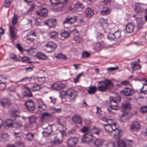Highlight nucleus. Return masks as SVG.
Listing matches in <instances>:
<instances>
[{"instance_id":"nucleus-20","label":"nucleus","mask_w":147,"mask_h":147,"mask_svg":"<svg viewBox=\"0 0 147 147\" xmlns=\"http://www.w3.org/2000/svg\"><path fill=\"white\" fill-rule=\"evenodd\" d=\"M142 81L145 82L143 84V86L142 88L140 90V92L142 93L146 94V92L147 90V80L145 79H142Z\"/></svg>"},{"instance_id":"nucleus-60","label":"nucleus","mask_w":147,"mask_h":147,"mask_svg":"<svg viewBox=\"0 0 147 147\" xmlns=\"http://www.w3.org/2000/svg\"><path fill=\"white\" fill-rule=\"evenodd\" d=\"M89 129V128L86 126H85L83 127L81 129V131L83 133L86 132L88 131Z\"/></svg>"},{"instance_id":"nucleus-46","label":"nucleus","mask_w":147,"mask_h":147,"mask_svg":"<svg viewBox=\"0 0 147 147\" xmlns=\"http://www.w3.org/2000/svg\"><path fill=\"white\" fill-rule=\"evenodd\" d=\"M122 108L123 109H129L131 108V105L129 103H125L123 104L122 106Z\"/></svg>"},{"instance_id":"nucleus-15","label":"nucleus","mask_w":147,"mask_h":147,"mask_svg":"<svg viewBox=\"0 0 147 147\" xmlns=\"http://www.w3.org/2000/svg\"><path fill=\"white\" fill-rule=\"evenodd\" d=\"M22 94L24 96L27 97H32V95L29 88L27 87H25L22 92Z\"/></svg>"},{"instance_id":"nucleus-37","label":"nucleus","mask_w":147,"mask_h":147,"mask_svg":"<svg viewBox=\"0 0 147 147\" xmlns=\"http://www.w3.org/2000/svg\"><path fill=\"white\" fill-rule=\"evenodd\" d=\"M29 122L30 124H32L35 123L37 120V118L34 115H32L28 117Z\"/></svg>"},{"instance_id":"nucleus-38","label":"nucleus","mask_w":147,"mask_h":147,"mask_svg":"<svg viewBox=\"0 0 147 147\" xmlns=\"http://www.w3.org/2000/svg\"><path fill=\"white\" fill-rule=\"evenodd\" d=\"M18 15H16L15 13H14V16L12 21V24L13 25H16L17 24L18 21Z\"/></svg>"},{"instance_id":"nucleus-56","label":"nucleus","mask_w":147,"mask_h":147,"mask_svg":"<svg viewBox=\"0 0 147 147\" xmlns=\"http://www.w3.org/2000/svg\"><path fill=\"white\" fill-rule=\"evenodd\" d=\"M35 7V6L34 4H31L30 7L28 9V11L30 12H32L34 9Z\"/></svg>"},{"instance_id":"nucleus-12","label":"nucleus","mask_w":147,"mask_h":147,"mask_svg":"<svg viewBox=\"0 0 147 147\" xmlns=\"http://www.w3.org/2000/svg\"><path fill=\"white\" fill-rule=\"evenodd\" d=\"M140 129V126L139 123L134 122L131 123L130 127V130L132 131L137 132Z\"/></svg>"},{"instance_id":"nucleus-7","label":"nucleus","mask_w":147,"mask_h":147,"mask_svg":"<svg viewBox=\"0 0 147 147\" xmlns=\"http://www.w3.org/2000/svg\"><path fill=\"white\" fill-rule=\"evenodd\" d=\"M78 140V138L76 137H71L67 141V144L69 146L72 147L74 146Z\"/></svg>"},{"instance_id":"nucleus-2","label":"nucleus","mask_w":147,"mask_h":147,"mask_svg":"<svg viewBox=\"0 0 147 147\" xmlns=\"http://www.w3.org/2000/svg\"><path fill=\"white\" fill-rule=\"evenodd\" d=\"M92 133L89 132L84 134L82 138V141L85 143H89L92 140Z\"/></svg>"},{"instance_id":"nucleus-19","label":"nucleus","mask_w":147,"mask_h":147,"mask_svg":"<svg viewBox=\"0 0 147 147\" xmlns=\"http://www.w3.org/2000/svg\"><path fill=\"white\" fill-rule=\"evenodd\" d=\"M9 32L11 36V37L17 36V30L14 26H10Z\"/></svg>"},{"instance_id":"nucleus-21","label":"nucleus","mask_w":147,"mask_h":147,"mask_svg":"<svg viewBox=\"0 0 147 147\" xmlns=\"http://www.w3.org/2000/svg\"><path fill=\"white\" fill-rule=\"evenodd\" d=\"M105 130L108 132H112V131H114L116 129L117 127L113 128L111 124H107L103 125Z\"/></svg>"},{"instance_id":"nucleus-5","label":"nucleus","mask_w":147,"mask_h":147,"mask_svg":"<svg viewBox=\"0 0 147 147\" xmlns=\"http://www.w3.org/2000/svg\"><path fill=\"white\" fill-rule=\"evenodd\" d=\"M44 24L48 26L49 28H55L57 24L56 19H49L45 20L44 22Z\"/></svg>"},{"instance_id":"nucleus-34","label":"nucleus","mask_w":147,"mask_h":147,"mask_svg":"<svg viewBox=\"0 0 147 147\" xmlns=\"http://www.w3.org/2000/svg\"><path fill=\"white\" fill-rule=\"evenodd\" d=\"M9 57L10 59L16 61H20V60L17 58V56L15 54L11 53L9 55Z\"/></svg>"},{"instance_id":"nucleus-33","label":"nucleus","mask_w":147,"mask_h":147,"mask_svg":"<svg viewBox=\"0 0 147 147\" xmlns=\"http://www.w3.org/2000/svg\"><path fill=\"white\" fill-rule=\"evenodd\" d=\"M50 2L51 5L55 6L61 4V0H50Z\"/></svg>"},{"instance_id":"nucleus-31","label":"nucleus","mask_w":147,"mask_h":147,"mask_svg":"<svg viewBox=\"0 0 147 147\" xmlns=\"http://www.w3.org/2000/svg\"><path fill=\"white\" fill-rule=\"evenodd\" d=\"M119 108L117 105H115V106L111 105L108 108V110L110 113L114 114L115 112L113 111L112 110H117Z\"/></svg>"},{"instance_id":"nucleus-32","label":"nucleus","mask_w":147,"mask_h":147,"mask_svg":"<svg viewBox=\"0 0 147 147\" xmlns=\"http://www.w3.org/2000/svg\"><path fill=\"white\" fill-rule=\"evenodd\" d=\"M71 33V32L68 30H63L61 33V37H69Z\"/></svg>"},{"instance_id":"nucleus-23","label":"nucleus","mask_w":147,"mask_h":147,"mask_svg":"<svg viewBox=\"0 0 147 147\" xmlns=\"http://www.w3.org/2000/svg\"><path fill=\"white\" fill-rule=\"evenodd\" d=\"M51 87L55 90H60L64 87V85L63 84H58L55 83L52 84Z\"/></svg>"},{"instance_id":"nucleus-11","label":"nucleus","mask_w":147,"mask_h":147,"mask_svg":"<svg viewBox=\"0 0 147 147\" xmlns=\"http://www.w3.org/2000/svg\"><path fill=\"white\" fill-rule=\"evenodd\" d=\"M77 17L75 16L73 17H69L66 18L63 21V24H72L76 22Z\"/></svg>"},{"instance_id":"nucleus-64","label":"nucleus","mask_w":147,"mask_h":147,"mask_svg":"<svg viewBox=\"0 0 147 147\" xmlns=\"http://www.w3.org/2000/svg\"><path fill=\"white\" fill-rule=\"evenodd\" d=\"M129 84V82L127 80H125L121 82L122 86H126Z\"/></svg>"},{"instance_id":"nucleus-30","label":"nucleus","mask_w":147,"mask_h":147,"mask_svg":"<svg viewBox=\"0 0 147 147\" xmlns=\"http://www.w3.org/2000/svg\"><path fill=\"white\" fill-rule=\"evenodd\" d=\"M99 23L102 28H104L105 25H107L108 20L106 19H104L102 18H100L99 19Z\"/></svg>"},{"instance_id":"nucleus-18","label":"nucleus","mask_w":147,"mask_h":147,"mask_svg":"<svg viewBox=\"0 0 147 147\" xmlns=\"http://www.w3.org/2000/svg\"><path fill=\"white\" fill-rule=\"evenodd\" d=\"M71 119L73 122L76 123L80 124H82V119L80 116L77 115L74 116L72 117Z\"/></svg>"},{"instance_id":"nucleus-16","label":"nucleus","mask_w":147,"mask_h":147,"mask_svg":"<svg viewBox=\"0 0 147 147\" xmlns=\"http://www.w3.org/2000/svg\"><path fill=\"white\" fill-rule=\"evenodd\" d=\"M135 25L132 22L128 23L126 26L125 30L127 32L131 33L133 31Z\"/></svg>"},{"instance_id":"nucleus-44","label":"nucleus","mask_w":147,"mask_h":147,"mask_svg":"<svg viewBox=\"0 0 147 147\" xmlns=\"http://www.w3.org/2000/svg\"><path fill=\"white\" fill-rule=\"evenodd\" d=\"M6 126L9 127H13L12 121L11 119H7L6 121Z\"/></svg>"},{"instance_id":"nucleus-13","label":"nucleus","mask_w":147,"mask_h":147,"mask_svg":"<svg viewBox=\"0 0 147 147\" xmlns=\"http://www.w3.org/2000/svg\"><path fill=\"white\" fill-rule=\"evenodd\" d=\"M36 14L40 16L45 17L47 15L48 11L47 9L44 8L40 9L38 11H36Z\"/></svg>"},{"instance_id":"nucleus-3","label":"nucleus","mask_w":147,"mask_h":147,"mask_svg":"<svg viewBox=\"0 0 147 147\" xmlns=\"http://www.w3.org/2000/svg\"><path fill=\"white\" fill-rule=\"evenodd\" d=\"M47 47L46 51L48 53H51L54 51L57 47V45L52 42H49L46 44Z\"/></svg>"},{"instance_id":"nucleus-57","label":"nucleus","mask_w":147,"mask_h":147,"mask_svg":"<svg viewBox=\"0 0 147 147\" xmlns=\"http://www.w3.org/2000/svg\"><path fill=\"white\" fill-rule=\"evenodd\" d=\"M19 57L22 60V61L23 62H25L26 61H28L29 59L28 57L26 56L21 57L19 56Z\"/></svg>"},{"instance_id":"nucleus-59","label":"nucleus","mask_w":147,"mask_h":147,"mask_svg":"<svg viewBox=\"0 0 147 147\" xmlns=\"http://www.w3.org/2000/svg\"><path fill=\"white\" fill-rule=\"evenodd\" d=\"M107 147H116V144L114 142H110L106 144Z\"/></svg>"},{"instance_id":"nucleus-41","label":"nucleus","mask_w":147,"mask_h":147,"mask_svg":"<svg viewBox=\"0 0 147 147\" xmlns=\"http://www.w3.org/2000/svg\"><path fill=\"white\" fill-rule=\"evenodd\" d=\"M51 143L53 145H59L62 142V141L57 139L55 140H53L51 141Z\"/></svg>"},{"instance_id":"nucleus-22","label":"nucleus","mask_w":147,"mask_h":147,"mask_svg":"<svg viewBox=\"0 0 147 147\" xmlns=\"http://www.w3.org/2000/svg\"><path fill=\"white\" fill-rule=\"evenodd\" d=\"M103 143V140L100 138H96L93 142V145L95 147H99Z\"/></svg>"},{"instance_id":"nucleus-49","label":"nucleus","mask_w":147,"mask_h":147,"mask_svg":"<svg viewBox=\"0 0 147 147\" xmlns=\"http://www.w3.org/2000/svg\"><path fill=\"white\" fill-rule=\"evenodd\" d=\"M140 111L143 113H147V106H143L141 107L140 109Z\"/></svg>"},{"instance_id":"nucleus-36","label":"nucleus","mask_w":147,"mask_h":147,"mask_svg":"<svg viewBox=\"0 0 147 147\" xmlns=\"http://www.w3.org/2000/svg\"><path fill=\"white\" fill-rule=\"evenodd\" d=\"M111 36L114 37H121V32L118 30L116 31L114 33H109L107 35V37H110Z\"/></svg>"},{"instance_id":"nucleus-8","label":"nucleus","mask_w":147,"mask_h":147,"mask_svg":"<svg viewBox=\"0 0 147 147\" xmlns=\"http://www.w3.org/2000/svg\"><path fill=\"white\" fill-rule=\"evenodd\" d=\"M130 117L129 113H124L119 115V120L121 122H125L128 120Z\"/></svg>"},{"instance_id":"nucleus-28","label":"nucleus","mask_w":147,"mask_h":147,"mask_svg":"<svg viewBox=\"0 0 147 147\" xmlns=\"http://www.w3.org/2000/svg\"><path fill=\"white\" fill-rule=\"evenodd\" d=\"M89 89L87 90L88 93L90 94H94L97 91V88L95 86H90L89 87Z\"/></svg>"},{"instance_id":"nucleus-27","label":"nucleus","mask_w":147,"mask_h":147,"mask_svg":"<svg viewBox=\"0 0 147 147\" xmlns=\"http://www.w3.org/2000/svg\"><path fill=\"white\" fill-rule=\"evenodd\" d=\"M26 138L29 141H31L33 139L34 137V134L31 132H28L25 134Z\"/></svg>"},{"instance_id":"nucleus-4","label":"nucleus","mask_w":147,"mask_h":147,"mask_svg":"<svg viewBox=\"0 0 147 147\" xmlns=\"http://www.w3.org/2000/svg\"><path fill=\"white\" fill-rule=\"evenodd\" d=\"M120 93L125 96H131L134 93V90L128 88H125L120 91Z\"/></svg>"},{"instance_id":"nucleus-42","label":"nucleus","mask_w":147,"mask_h":147,"mask_svg":"<svg viewBox=\"0 0 147 147\" xmlns=\"http://www.w3.org/2000/svg\"><path fill=\"white\" fill-rule=\"evenodd\" d=\"M11 113L12 115L15 117L19 116L18 114L19 113V111L16 109H14L11 110Z\"/></svg>"},{"instance_id":"nucleus-39","label":"nucleus","mask_w":147,"mask_h":147,"mask_svg":"<svg viewBox=\"0 0 147 147\" xmlns=\"http://www.w3.org/2000/svg\"><path fill=\"white\" fill-rule=\"evenodd\" d=\"M103 46L102 44L100 42H98L94 46V48L97 51H99L100 49L103 48Z\"/></svg>"},{"instance_id":"nucleus-43","label":"nucleus","mask_w":147,"mask_h":147,"mask_svg":"<svg viewBox=\"0 0 147 147\" xmlns=\"http://www.w3.org/2000/svg\"><path fill=\"white\" fill-rule=\"evenodd\" d=\"M56 57L60 59H67V57L65 55L61 53L59 54L56 56Z\"/></svg>"},{"instance_id":"nucleus-6","label":"nucleus","mask_w":147,"mask_h":147,"mask_svg":"<svg viewBox=\"0 0 147 147\" xmlns=\"http://www.w3.org/2000/svg\"><path fill=\"white\" fill-rule=\"evenodd\" d=\"M27 109L30 111H32L35 108V104L32 100H27L25 103Z\"/></svg>"},{"instance_id":"nucleus-50","label":"nucleus","mask_w":147,"mask_h":147,"mask_svg":"<svg viewBox=\"0 0 147 147\" xmlns=\"http://www.w3.org/2000/svg\"><path fill=\"white\" fill-rule=\"evenodd\" d=\"M37 79L38 81L41 83H43L46 80V78L45 77H37Z\"/></svg>"},{"instance_id":"nucleus-1","label":"nucleus","mask_w":147,"mask_h":147,"mask_svg":"<svg viewBox=\"0 0 147 147\" xmlns=\"http://www.w3.org/2000/svg\"><path fill=\"white\" fill-rule=\"evenodd\" d=\"M98 84L100 85L97 87V90L101 92H105L108 89H111L114 87L113 83L108 79L99 81Z\"/></svg>"},{"instance_id":"nucleus-58","label":"nucleus","mask_w":147,"mask_h":147,"mask_svg":"<svg viewBox=\"0 0 147 147\" xmlns=\"http://www.w3.org/2000/svg\"><path fill=\"white\" fill-rule=\"evenodd\" d=\"M34 67V66L33 65H30L29 67L26 68V71L27 72L29 71H30L32 70L33 68Z\"/></svg>"},{"instance_id":"nucleus-26","label":"nucleus","mask_w":147,"mask_h":147,"mask_svg":"<svg viewBox=\"0 0 147 147\" xmlns=\"http://www.w3.org/2000/svg\"><path fill=\"white\" fill-rule=\"evenodd\" d=\"M111 10L108 7H103L100 11V14L102 15H107L110 14Z\"/></svg>"},{"instance_id":"nucleus-55","label":"nucleus","mask_w":147,"mask_h":147,"mask_svg":"<svg viewBox=\"0 0 147 147\" xmlns=\"http://www.w3.org/2000/svg\"><path fill=\"white\" fill-rule=\"evenodd\" d=\"M51 37H58V33L54 31H53L50 33Z\"/></svg>"},{"instance_id":"nucleus-54","label":"nucleus","mask_w":147,"mask_h":147,"mask_svg":"<svg viewBox=\"0 0 147 147\" xmlns=\"http://www.w3.org/2000/svg\"><path fill=\"white\" fill-rule=\"evenodd\" d=\"M6 86L4 82L0 83V90H3Z\"/></svg>"},{"instance_id":"nucleus-52","label":"nucleus","mask_w":147,"mask_h":147,"mask_svg":"<svg viewBox=\"0 0 147 147\" xmlns=\"http://www.w3.org/2000/svg\"><path fill=\"white\" fill-rule=\"evenodd\" d=\"M33 77L32 76L28 77H25L23 78H22V79H21L20 81L21 82V81H26L27 80L28 81H30L31 80H32V78H33Z\"/></svg>"},{"instance_id":"nucleus-14","label":"nucleus","mask_w":147,"mask_h":147,"mask_svg":"<svg viewBox=\"0 0 147 147\" xmlns=\"http://www.w3.org/2000/svg\"><path fill=\"white\" fill-rule=\"evenodd\" d=\"M65 95H67L70 97H73L72 99L71 100V101H74L75 99L76 96V93L72 89H70L67 90L66 91H64Z\"/></svg>"},{"instance_id":"nucleus-29","label":"nucleus","mask_w":147,"mask_h":147,"mask_svg":"<svg viewBox=\"0 0 147 147\" xmlns=\"http://www.w3.org/2000/svg\"><path fill=\"white\" fill-rule=\"evenodd\" d=\"M36 57L41 59L46 60L47 59V57L45 54H43L41 52H38L36 54Z\"/></svg>"},{"instance_id":"nucleus-17","label":"nucleus","mask_w":147,"mask_h":147,"mask_svg":"<svg viewBox=\"0 0 147 147\" xmlns=\"http://www.w3.org/2000/svg\"><path fill=\"white\" fill-rule=\"evenodd\" d=\"M131 68L133 71L138 70L140 69L141 66L137 61H134L131 63Z\"/></svg>"},{"instance_id":"nucleus-47","label":"nucleus","mask_w":147,"mask_h":147,"mask_svg":"<svg viewBox=\"0 0 147 147\" xmlns=\"http://www.w3.org/2000/svg\"><path fill=\"white\" fill-rule=\"evenodd\" d=\"M118 147H126V145L123 141H120L117 143Z\"/></svg>"},{"instance_id":"nucleus-62","label":"nucleus","mask_w":147,"mask_h":147,"mask_svg":"<svg viewBox=\"0 0 147 147\" xmlns=\"http://www.w3.org/2000/svg\"><path fill=\"white\" fill-rule=\"evenodd\" d=\"M119 69L118 66H116L114 67H110L107 68V70L110 71H112L113 70H117Z\"/></svg>"},{"instance_id":"nucleus-10","label":"nucleus","mask_w":147,"mask_h":147,"mask_svg":"<svg viewBox=\"0 0 147 147\" xmlns=\"http://www.w3.org/2000/svg\"><path fill=\"white\" fill-rule=\"evenodd\" d=\"M44 129H45V130L43 131L42 133L43 136L44 137L49 136L51 134L53 131L52 127L49 125L45 128H44Z\"/></svg>"},{"instance_id":"nucleus-25","label":"nucleus","mask_w":147,"mask_h":147,"mask_svg":"<svg viewBox=\"0 0 147 147\" xmlns=\"http://www.w3.org/2000/svg\"><path fill=\"white\" fill-rule=\"evenodd\" d=\"M1 105L3 107H4L6 106H9L11 105V102L10 100L8 99H3L1 101Z\"/></svg>"},{"instance_id":"nucleus-24","label":"nucleus","mask_w":147,"mask_h":147,"mask_svg":"<svg viewBox=\"0 0 147 147\" xmlns=\"http://www.w3.org/2000/svg\"><path fill=\"white\" fill-rule=\"evenodd\" d=\"M74 7L76 11H81L84 8V6L82 3H78L75 4Z\"/></svg>"},{"instance_id":"nucleus-63","label":"nucleus","mask_w":147,"mask_h":147,"mask_svg":"<svg viewBox=\"0 0 147 147\" xmlns=\"http://www.w3.org/2000/svg\"><path fill=\"white\" fill-rule=\"evenodd\" d=\"M82 37H74V40L76 43H79L82 41Z\"/></svg>"},{"instance_id":"nucleus-35","label":"nucleus","mask_w":147,"mask_h":147,"mask_svg":"<svg viewBox=\"0 0 147 147\" xmlns=\"http://www.w3.org/2000/svg\"><path fill=\"white\" fill-rule=\"evenodd\" d=\"M12 1V0H5L3 7L5 8L9 7Z\"/></svg>"},{"instance_id":"nucleus-53","label":"nucleus","mask_w":147,"mask_h":147,"mask_svg":"<svg viewBox=\"0 0 147 147\" xmlns=\"http://www.w3.org/2000/svg\"><path fill=\"white\" fill-rule=\"evenodd\" d=\"M50 114L47 113H42V116L41 117V119L42 121H43L45 117H48Z\"/></svg>"},{"instance_id":"nucleus-61","label":"nucleus","mask_w":147,"mask_h":147,"mask_svg":"<svg viewBox=\"0 0 147 147\" xmlns=\"http://www.w3.org/2000/svg\"><path fill=\"white\" fill-rule=\"evenodd\" d=\"M14 136L16 138H20L22 135L21 134L20 132H13Z\"/></svg>"},{"instance_id":"nucleus-45","label":"nucleus","mask_w":147,"mask_h":147,"mask_svg":"<svg viewBox=\"0 0 147 147\" xmlns=\"http://www.w3.org/2000/svg\"><path fill=\"white\" fill-rule=\"evenodd\" d=\"M42 22V21L40 19H35L34 20V24L37 26H40Z\"/></svg>"},{"instance_id":"nucleus-48","label":"nucleus","mask_w":147,"mask_h":147,"mask_svg":"<svg viewBox=\"0 0 147 147\" xmlns=\"http://www.w3.org/2000/svg\"><path fill=\"white\" fill-rule=\"evenodd\" d=\"M36 36L35 34V32L34 30H30V31L28 32L26 34L27 37H29L30 36Z\"/></svg>"},{"instance_id":"nucleus-40","label":"nucleus","mask_w":147,"mask_h":147,"mask_svg":"<svg viewBox=\"0 0 147 147\" xmlns=\"http://www.w3.org/2000/svg\"><path fill=\"white\" fill-rule=\"evenodd\" d=\"M115 131L116 133L114 135L113 137L115 139H119L120 138L119 134L120 131L117 128Z\"/></svg>"},{"instance_id":"nucleus-51","label":"nucleus","mask_w":147,"mask_h":147,"mask_svg":"<svg viewBox=\"0 0 147 147\" xmlns=\"http://www.w3.org/2000/svg\"><path fill=\"white\" fill-rule=\"evenodd\" d=\"M90 55V54L87 51H83L82 54V58L88 57Z\"/></svg>"},{"instance_id":"nucleus-9","label":"nucleus","mask_w":147,"mask_h":147,"mask_svg":"<svg viewBox=\"0 0 147 147\" xmlns=\"http://www.w3.org/2000/svg\"><path fill=\"white\" fill-rule=\"evenodd\" d=\"M84 14L86 17L90 18L94 14V10L92 8L90 7L87 8L84 11Z\"/></svg>"}]
</instances>
